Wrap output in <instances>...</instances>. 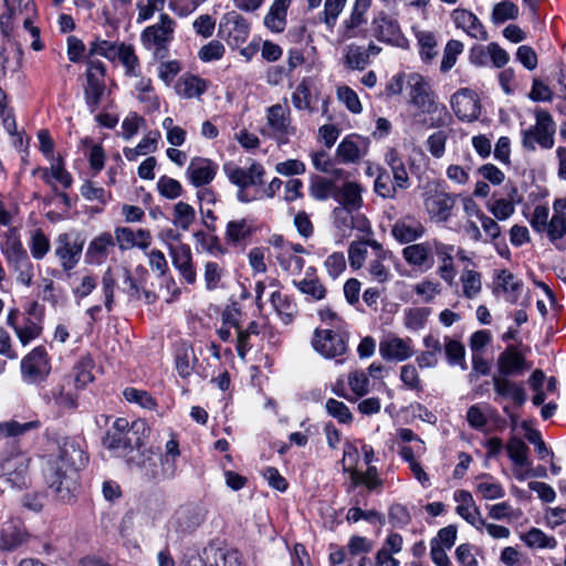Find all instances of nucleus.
<instances>
[{"label": "nucleus", "instance_id": "f257e3e1", "mask_svg": "<svg viewBox=\"0 0 566 566\" xmlns=\"http://www.w3.org/2000/svg\"><path fill=\"white\" fill-rule=\"evenodd\" d=\"M56 443L57 455L50 463L45 480L59 501L70 502L78 490V471L86 465L88 458L75 438L62 437Z\"/></svg>", "mask_w": 566, "mask_h": 566}, {"label": "nucleus", "instance_id": "f03ea898", "mask_svg": "<svg viewBox=\"0 0 566 566\" xmlns=\"http://www.w3.org/2000/svg\"><path fill=\"white\" fill-rule=\"evenodd\" d=\"M311 193L318 200L333 198L340 207L333 210L335 227L345 232L353 229L352 212L361 206V188L346 179H313Z\"/></svg>", "mask_w": 566, "mask_h": 566}, {"label": "nucleus", "instance_id": "7ed1b4c3", "mask_svg": "<svg viewBox=\"0 0 566 566\" xmlns=\"http://www.w3.org/2000/svg\"><path fill=\"white\" fill-rule=\"evenodd\" d=\"M535 125L522 130V145L527 150H535L536 145L549 149L554 146L556 125L552 115L545 109L535 113Z\"/></svg>", "mask_w": 566, "mask_h": 566}, {"label": "nucleus", "instance_id": "20e7f679", "mask_svg": "<svg viewBox=\"0 0 566 566\" xmlns=\"http://www.w3.org/2000/svg\"><path fill=\"white\" fill-rule=\"evenodd\" d=\"M1 251L8 265L17 273V281L25 286H30L34 276L33 264L17 238H8L1 244Z\"/></svg>", "mask_w": 566, "mask_h": 566}, {"label": "nucleus", "instance_id": "39448f33", "mask_svg": "<svg viewBox=\"0 0 566 566\" xmlns=\"http://www.w3.org/2000/svg\"><path fill=\"white\" fill-rule=\"evenodd\" d=\"M423 190L424 208L431 220L436 222H447L451 217L455 205V197L438 190L434 181H429L420 186Z\"/></svg>", "mask_w": 566, "mask_h": 566}, {"label": "nucleus", "instance_id": "423d86ee", "mask_svg": "<svg viewBox=\"0 0 566 566\" xmlns=\"http://www.w3.org/2000/svg\"><path fill=\"white\" fill-rule=\"evenodd\" d=\"M349 334L344 329L316 328L312 338L313 348L325 358L343 356L348 349Z\"/></svg>", "mask_w": 566, "mask_h": 566}, {"label": "nucleus", "instance_id": "0eeeda50", "mask_svg": "<svg viewBox=\"0 0 566 566\" xmlns=\"http://www.w3.org/2000/svg\"><path fill=\"white\" fill-rule=\"evenodd\" d=\"M30 459L23 454H14L3 459L0 463V491L27 486V473Z\"/></svg>", "mask_w": 566, "mask_h": 566}, {"label": "nucleus", "instance_id": "6e6552de", "mask_svg": "<svg viewBox=\"0 0 566 566\" xmlns=\"http://www.w3.org/2000/svg\"><path fill=\"white\" fill-rule=\"evenodd\" d=\"M418 112L413 114L415 124L426 128H442L452 122L447 106L439 102L438 95L415 106Z\"/></svg>", "mask_w": 566, "mask_h": 566}, {"label": "nucleus", "instance_id": "1a4fd4ad", "mask_svg": "<svg viewBox=\"0 0 566 566\" xmlns=\"http://www.w3.org/2000/svg\"><path fill=\"white\" fill-rule=\"evenodd\" d=\"M86 85L84 87V95L86 105L91 112L98 108L101 99L105 92V65L97 59H90L86 61Z\"/></svg>", "mask_w": 566, "mask_h": 566}, {"label": "nucleus", "instance_id": "9d476101", "mask_svg": "<svg viewBox=\"0 0 566 566\" xmlns=\"http://www.w3.org/2000/svg\"><path fill=\"white\" fill-rule=\"evenodd\" d=\"M85 239L76 234L72 240L69 233H61L55 240L54 254L59 259L63 271L73 270L80 262Z\"/></svg>", "mask_w": 566, "mask_h": 566}, {"label": "nucleus", "instance_id": "9b49d317", "mask_svg": "<svg viewBox=\"0 0 566 566\" xmlns=\"http://www.w3.org/2000/svg\"><path fill=\"white\" fill-rule=\"evenodd\" d=\"M23 378L30 384L43 381L51 371L50 359L43 346L35 347L21 361Z\"/></svg>", "mask_w": 566, "mask_h": 566}, {"label": "nucleus", "instance_id": "f8f14e48", "mask_svg": "<svg viewBox=\"0 0 566 566\" xmlns=\"http://www.w3.org/2000/svg\"><path fill=\"white\" fill-rule=\"evenodd\" d=\"M205 518L206 510L202 506L187 504L176 511L170 524L179 536H185L195 532Z\"/></svg>", "mask_w": 566, "mask_h": 566}, {"label": "nucleus", "instance_id": "ddd939ff", "mask_svg": "<svg viewBox=\"0 0 566 566\" xmlns=\"http://www.w3.org/2000/svg\"><path fill=\"white\" fill-rule=\"evenodd\" d=\"M219 32L230 45L239 46L248 40L250 27L240 13L230 11L222 17Z\"/></svg>", "mask_w": 566, "mask_h": 566}, {"label": "nucleus", "instance_id": "4468645a", "mask_svg": "<svg viewBox=\"0 0 566 566\" xmlns=\"http://www.w3.org/2000/svg\"><path fill=\"white\" fill-rule=\"evenodd\" d=\"M374 35L381 42L405 48L408 43L398 21L385 13H380L371 23Z\"/></svg>", "mask_w": 566, "mask_h": 566}, {"label": "nucleus", "instance_id": "2eb2a0df", "mask_svg": "<svg viewBox=\"0 0 566 566\" xmlns=\"http://www.w3.org/2000/svg\"><path fill=\"white\" fill-rule=\"evenodd\" d=\"M176 22L166 13L159 15V21L147 27L142 32V41L146 46L165 48L174 39Z\"/></svg>", "mask_w": 566, "mask_h": 566}, {"label": "nucleus", "instance_id": "dca6fc26", "mask_svg": "<svg viewBox=\"0 0 566 566\" xmlns=\"http://www.w3.org/2000/svg\"><path fill=\"white\" fill-rule=\"evenodd\" d=\"M451 107L460 120L472 122L480 115V104L476 94L470 88L457 91L450 99Z\"/></svg>", "mask_w": 566, "mask_h": 566}, {"label": "nucleus", "instance_id": "f3484780", "mask_svg": "<svg viewBox=\"0 0 566 566\" xmlns=\"http://www.w3.org/2000/svg\"><path fill=\"white\" fill-rule=\"evenodd\" d=\"M410 338L389 336L379 343V354L387 361H405L415 355Z\"/></svg>", "mask_w": 566, "mask_h": 566}, {"label": "nucleus", "instance_id": "a211bd4d", "mask_svg": "<svg viewBox=\"0 0 566 566\" xmlns=\"http://www.w3.org/2000/svg\"><path fill=\"white\" fill-rule=\"evenodd\" d=\"M499 376L510 377L522 375L531 366L516 346L509 345L497 358Z\"/></svg>", "mask_w": 566, "mask_h": 566}, {"label": "nucleus", "instance_id": "6ab92c4d", "mask_svg": "<svg viewBox=\"0 0 566 566\" xmlns=\"http://www.w3.org/2000/svg\"><path fill=\"white\" fill-rule=\"evenodd\" d=\"M424 233L426 228L422 222L411 214L399 218L391 227L392 237L401 244L415 242Z\"/></svg>", "mask_w": 566, "mask_h": 566}, {"label": "nucleus", "instance_id": "aec40b11", "mask_svg": "<svg viewBox=\"0 0 566 566\" xmlns=\"http://www.w3.org/2000/svg\"><path fill=\"white\" fill-rule=\"evenodd\" d=\"M551 242L558 249H566V199L554 202V214L546 229Z\"/></svg>", "mask_w": 566, "mask_h": 566}, {"label": "nucleus", "instance_id": "412c9836", "mask_svg": "<svg viewBox=\"0 0 566 566\" xmlns=\"http://www.w3.org/2000/svg\"><path fill=\"white\" fill-rule=\"evenodd\" d=\"M266 123L272 134L277 137H286L295 134L291 124L290 108L286 104H274L266 109Z\"/></svg>", "mask_w": 566, "mask_h": 566}, {"label": "nucleus", "instance_id": "4be33fe9", "mask_svg": "<svg viewBox=\"0 0 566 566\" xmlns=\"http://www.w3.org/2000/svg\"><path fill=\"white\" fill-rule=\"evenodd\" d=\"M124 442L126 443L125 454L135 455L143 452L148 441L150 428L143 419H137L125 428Z\"/></svg>", "mask_w": 566, "mask_h": 566}, {"label": "nucleus", "instance_id": "5701e85b", "mask_svg": "<svg viewBox=\"0 0 566 566\" xmlns=\"http://www.w3.org/2000/svg\"><path fill=\"white\" fill-rule=\"evenodd\" d=\"M114 247V237L109 232H102L88 243L85 262L91 265H101L106 261Z\"/></svg>", "mask_w": 566, "mask_h": 566}, {"label": "nucleus", "instance_id": "b1692460", "mask_svg": "<svg viewBox=\"0 0 566 566\" xmlns=\"http://www.w3.org/2000/svg\"><path fill=\"white\" fill-rule=\"evenodd\" d=\"M406 84L408 90V101L412 106L437 95L429 80L419 73L408 74Z\"/></svg>", "mask_w": 566, "mask_h": 566}, {"label": "nucleus", "instance_id": "393cba45", "mask_svg": "<svg viewBox=\"0 0 566 566\" xmlns=\"http://www.w3.org/2000/svg\"><path fill=\"white\" fill-rule=\"evenodd\" d=\"M172 264L180 272L182 277L192 284L196 282V270L192 264V254L190 247L187 244H178L176 247H169Z\"/></svg>", "mask_w": 566, "mask_h": 566}, {"label": "nucleus", "instance_id": "a878e982", "mask_svg": "<svg viewBox=\"0 0 566 566\" xmlns=\"http://www.w3.org/2000/svg\"><path fill=\"white\" fill-rule=\"evenodd\" d=\"M370 4L371 0H355L349 18L344 21V31L340 35L343 41L357 36V29L366 23L365 14Z\"/></svg>", "mask_w": 566, "mask_h": 566}, {"label": "nucleus", "instance_id": "bb28decb", "mask_svg": "<svg viewBox=\"0 0 566 566\" xmlns=\"http://www.w3.org/2000/svg\"><path fill=\"white\" fill-rule=\"evenodd\" d=\"M452 19L458 28L463 29L472 38L486 39L488 33L474 13L464 9H455L452 12Z\"/></svg>", "mask_w": 566, "mask_h": 566}, {"label": "nucleus", "instance_id": "cd10ccee", "mask_svg": "<svg viewBox=\"0 0 566 566\" xmlns=\"http://www.w3.org/2000/svg\"><path fill=\"white\" fill-rule=\"evenodd\" d=\"M433 250V241L432 242H423L407 245L402 250V256L406 262L413 266H427L431 268L433 264V259L431 256V252Z\"/></svg>", "mask_w": 566, "mask_h": 566}, {"label": "nucleus", "instance_id": "c85d7f7f", "mask_svg": "<svg viewBox=\"0 0 566 566\" xmlns=\"http://www.w3.org/2000/svg\"><path fill=\"white\" fill-rule=\"evenodd\" d=\"M433 250L442 263L438 270L440 277L448 284L452 285L455 277L452 258L454 247L433 240Z\"/></svg>", "mask_w": 566, "mask_h": 566}, {"label": "nucleus", "instance_id": "c756f323", "mask_svg": "<svg viewBox=\"0 0 566 566\" xmlns=\"http://www.w3.org/2000/svg\"><path fill=\"white\" fill-rule=\"evenodd\" d=\"M128 465L138 468L147 480H156L159 478L158 459L150 451L144 449L135 455L125 454ZM161 461V459H159Z\"/></svg>", "mask_w": 566, "mask_h": 566}, {"label": "nucleus", "instance_id": "7c9ffc66", "mask_svg": "<svg viewBox=\"0 0 566 566\" xmlns=\"http://www.w3.org/2000/svg\"><path fill=\"white\" fill-rule=\"evenodd\" d=\"M495 392L505 398H511L517 406H522L526 400L524 388L510 380L509 377L496 376L492 378Z\"/></svg>", "mask_w": 566, "mask_h": 566}, {"label": "nucleus", "instance_id": "2f4dec72", "mask_svg": "<svg viewBox=\"0 0 566 566\" xmlns=\"http://www.w3.org/2000/svg\"><path fill=\"white\" fill-rule=\"evenodd\" d=\"M128 426V420L125 418H117L111 429L107 430L103 438V446L108 450L118 451L124 457L126 452V443L124 442L125 428Z\"/></svg>", "mask_w": 566, "mask_h": 566}, {"label": "nucleus", "instance_id": "473e14b6", "mask_svg": "<svg viewBox=\"0 0 566 566\" xmlns=\"http://www.w3.org/2000/svg\"><path fill=\"white\" fill-rule=\"evenodd\" d=\"M292 0H274L264 17V24L272 32L280 33L286 25V13Z\"/></svg>", "mask_w": 566, "mask_h": 566}, {"label": "nucleus", "instance_id": "72a5a7b5", "mask_svg": "<svg viewBox=\"0 0 566 566\" xmlns=\"http://www.w3.org/2000/svg\"><path fill=\"white\" fill-rule=\"evenodd\" d=\"M238 187L237 197L242 202L264 198L265 184L263 179H231Z\"/></svg>", "mask_w": 566, "mask_h": 566}, {"label": "nucleus", "instance_id": "f704fd0d", "mask_svg": "<svg viewBox=\"0 0 566 566\" xmlns=\"http://www.w3.org/2000/svg\"><path fill=\"white\" fill-rule=\"evenodd\" d=\"M27 541L25 531L13 524L6 523L3 524L0 531V549L12 552L20 547Z\"/></svg>", "mask_w": 566, "mask_h": 566}, {"label": "nucleus", "instance_id": "c9c22d12", "mask_svg": "<svg viewBox=\"0 0 566 566\" xmlns=\"http://www.w3.org/2000/svg\"><path fill=\"white\" fill-rule=\"evenodd\" d=\"M206 91V81L196 75H185L176 85L177 94L184 98L200 97Z\"/></svg>", "mask_w": 566, "mask_h": 566}, {"label": "nucleus", "instance_id": "e433bc0d", "mask_svg": "<svg viewBox=\"0 0 566 566\" xmlns=\"http://www.w3.org/2000/svg\"><path fill=\"white\" fill-rule=\"evenodd\" d=\"M253 224L247 219L232 220L228 222L226 240L232 244H240L253 233Z\"/></svg>", "mask_w": 566, "mask_h": 566}, {"label": "nucleus", "instance_id": "4c0bfd02", "mask_svg": "<svg viewBox=\"0 0 566 566\" xmlns=\"http://www.w3.org/2000/svg\"><path fill=\"white\" fill-rule=\"evenodd\" d=\"M24 11L25 17L22 18V23L24 30H27L31 36L33 38V41L31 43V48L34 51H40L43 49V44L40 40V29L34 25V19L38 17L36 7L33 0H28L24 4Z\"/></svg>", "mask_w": 566, "mask_h": 566}, {"label": "nucleus", "instance_id": "58836bf2", "mask_svg": "<svg viewBox=\"0 0 566 566\" xmlns=\"http://www.w3.org/2000/svg\"><path fill=\"white\" fill-rule=\"evenodd\" d=\"M443 349L447 360L450 365H458L462 370L468 369V365L465 361V348L461 342L452 339L447 336L444 337Z\"/></svg>", "mask_w": 566, "mask_h": 566}, {"label": "nucleus", "instance_id": "ea45409f", "mask_svg": "<svg viewBox=\"0 0 566 566\" xmlns=\"http://www.w3.org/2000/svg\"><path fill=\"white\" fill-rule=\"evenodd\" d=\"M160 137L159 132H149L134 148H125V157L133 161L136 160L140 155H147L153 153L157 148V140Z\"/></svg>", "mask_w": 566, "mask_h": 566}, {"label": "nucleus", "instance_id": "a19ab883", "mask_svg": "<svg viewBox=\"0 0 566 566\" xmlns=\"http://www.w3.org/2000/svg\"><path fill=\"white\" fill-rule=\"evenodd\" d=\"M369 64L364 46L349 44L345 49V65L350 70H364Z\"/></svg>", "mask_w": 566, "mask_h": 566}, {"label": "nucleus", "instance_id": "79ce46f5", "mask_svg": "<svg viewBox=\"0 0 566 566\" xmlns=\"http://www.w3.org/2000/svg\"><path fill=\"white\" fill-rule=\"evenodd\" d=\"M522 539L528 547L536 548H549L554 549L557 546V541L553 536H548L542 530L532 527L528 532H526Z\"/></svg>", "mask_w": 566, "mask_h": 566}, {"label": "nucleus", "instance_id": "37998d69", "mask_svg": "<svg viewBox=\"0 0 566 566\" xmlns=\"http://www.w3.org/2000/svg\"><path fill=\"white\" fill-rule=\"evenodd\" d=\"M293 284L313 301H321L326 295V289L317 277H305L301 281H293Z\"/></svg>", "mask_w": 566, "mask_h": 566}, {"label": "nucleus", "instance_id": "c03bdc74", "mask_svg": "<svg viewBox=\"0 0 566 566\" xmlns=\"http://www.w3.org/2000/svg\"><path fill=\"white\" fill-rule=\"evenodd\" d=\"M361 142L353 136H348L337 146V156L346 163H354L361 157Z\"/></svg>", "mask_w": 566, "mask_h": 566}, {"label": "nucleus", "instance_id": "a18cd8bd", "mask_svg": "<svg viewBox=\"0 0 566 566\" xmlns=\"http://www.w3.org/2000/svg\"><path fill=\"white\" fill-rule=\"evenodd\" d=\"M271 303L274 306V308L276 310V312L283 317V322L285 324H289L292 322V319L296 313V306L289 298V296L282 294L279 291L273 292L271 295Z\"/></svg>", "mask_w": 566, "mask_h": 566}, {"label": "nucleus", "instance_id": "49530a36", "mask_svg": "<svg viewBox=\"0 0 566 566\" xmlns=\"http://www.w3.org/2000/svg\"><path fill=\"white\" fill-rule=\"evenodd\" d=\"M506 450L515 465L526 467L530 464L527 457L530 449L520 438H511L506 444Z\"/></svg>", "mask_w": 566, "mask_h": 566}, {"label": "nucleus", "instance_id": "de8ad7c7", "mask_svg": "<svg viewBox=\"0 0 566 566\" xmlns=\"http://www.w3.org/2000/svg\"><path fill=\"white\" fill-rule=\"evenodd\" d=\"M218 170V165L212 160L201 157L193 158L187 172L189 177H214Z\"/></svg>", "mask_w": 566, "mask_h": 566}, {"label": "nucleus", "instance_id": "09e8293b", "mask_svg": "<svg viewBox=\"0 0 566 566\" xmlns=\"http://www.w3.org/2000/svg\"><path fill=\"white\" fill-rule=\"evenodd\" d=\"M409 187V179H375V191L382 198H394L397 189Z\"/></svg>", "mask_w": 566, "mask_h": 566}, {"label": "nucleus", "instance_id": "8fccbe9b", "mask_svg": "<svg viewBox=\"0 0 566 566\" xmlns=\"http://www.w3.org/2000/svg\"><path fill=\"white\" fill-rule=\"evenodd\" d=\"M462 291L467 298L475 297L482 287L481 274L473 270H464L461 275Z\"/></svg>", "mask_w": 566, "mask_h": 566}, {"label": "nucleus", "instance_id": "3c124183", "mask_svg": "<svg viewBox=\"0 0 566 566\" xmlns=\"http://www.w3.org/2000/svg\"><path fill=\"white\" fill-rule=\"evenodd\" d=\"M116 56H118L120 63L125 66L127 75L137 76L139 62L132 45L122 43L117 48Z\"/></svg>", "mask_w": 566, "mask_h": 566}, {"label": "nucleus", "instance_id": "603ef678", "mask_svg": "<svg viewBox=\"0 0 566 566\" xmlns=\"http://www.w3.org/2000/svg\"><path fill=\"white\" fill-rule=\"evenodd\" d=\"M40 322L31 317L23 318V325L17 329V336L23 345L29 344L41 335L42 326Z\"/></svg>", "mask_w": 566, "mask_h": 566}, {"label": "nucleus", "instance_id": "864d4df0", "mask_svg": "<svg viewBox=\"0 0 566 566\" xmlns=\"http://www.w3.org/2000/svg\"><path fill=\"white\" fill-rule=\"evenodd\" d=\"M39 420H32L20 423L18 421H8L0 423V434L3 437H17L25 433L27 431L40 428Z\"/></svg>", "mask_w": 566, "mask_h": 566}, {"label": "nucleus", "instance_id": "5fc2aeb1", "mask_svg": "<svg viewBox=\"0 0 566 566\" xmlns=\"http://www.w3.org/2000/svg\"><path fill=\"white\" fill-rule=\"evenodd\" d=\"M417 40L420 45V55L423 61L429 62L437 55V40L430 31H419Z\"/></svg>", "mask_w": 566, "mask_h": 566}, {"label": "nucleus", "instance_id": "6e6d98bb", "mask_svg": "<svg viewBox=\"0 0 566 566\" xmlns=\"http://www.w3.org/2000/svg\"><path fill=\"white\" fill-rule=\"evenodd\" d=\"M430 310L413 307L405 311V325L409 329L418 331L424 327Z\"/></svg>", "mask_w": 566, "mask_h": 566}, {"label": "nucleus", "instance_id": "4d7b16f0", "mask_svg": "<svg viewBox=\"0 0 566 566\" xmlns=\"http://www.w3.org/2000/svg\"><path fill=\"white\" fill-rule=\"evenodd\" d=\"M193 220L195 209L190 205L182 201L175 205L174 223L177 227H180L182 230H188Z\"/></svg>", "mask_w": 566, "mask_h": 566}, {"label": "nucleus", "instance_id": "13d9d810", "mask_svg": "<svg viewBox=\"0 0 566 566\" xmlns=\"http://www.w3.org/2000/svg\"><path fill=\"white\" fill-rule=\"evenodd\" d=\"M292 103L295 108L300 111H308L310 113L313 112L312 105H311V91L308 87V84L305 80H303L295 88V91L292 94Z\"/></svg>", "mask_w": 566, "mask_h": 566}, {"label": "nucleus", "instance_id": "bf43d9fd", "mask_svg": "<svg viewBox=\"0 0 566 566\" xmlns=\"http://www.w3.org/2000/svg\"><path fill=\"white\" fill-rule=\"evenodd\" d=\"M123 396L125 397V399L127 401L137 403L145 409L151 410L156 407L155 399L146 390L136 389V388L130 387V388H126L123 391Z\"/></svg>", "mask_w": 566, "mask_h": 566}, {"label": "nucleus", "instance_id": "052dcab7", "mask_svg": "<svg viewBox=\"0 0 566 566\" xmlns=\"http://www.w3.org/2000/svg\"><path fill=\"white\" fill-rule=\"evenodd\" d=\"M497 279H499L500 285L502 286L504 292L511 294L510 301L516 302L518 294L521 292L522 285H523L522 281L516 280L514 277V275L511 272H509L507 270H502L499 273Z\"/></svg>", "mask_w": 566, "mask_h": 566}, {"label": "nucleus", "instance_id": "680f3d73", "mask_svg": "<svg viewBox=\"0 0 566 566\" xmlns=\"http://www.w3.org/2000/svg\"><path fill=\"white\" fill-rule=\"evenodd\" d=\"M326 411L333 418H336L340 423H350L353 421V415L349 408L342 401L334 398H329L325 405Z\"/></svg>", "mask_w": 566, "mask_h": 566}, {"label": "nucleus", "instance_id": "e2e57ef3", "mask_svg": "<svg viewBox=\"0 0 566 566\" xmlns=\"http://www.w3.org/2000/svg\"><path fill=\"white\" fill-rule=\"evenodd\" d=\"M259 333V324L254 321L250 322L245 329H238L237 352L241 358H244L247 352L251 349L250 336L258 335Z\"/></svg>", "mask_w": 566, "mask_h": 566}, {"label": "nucleus", "instance_id": "0e129e2a", "mask_svg": "<svg viewBox=\"0 0 566 566\" xmlns=\"http://www.w3.org/2000/svg\"><path fill=\"white\" fill-rule=\"evenodd\" d=\"M462 51L463 44L460 41L450 40L444 48L443 57L440 66L441 72L450 71L454 66L457 57Z\"/></svg>", "mask_w": 566, "mask_h": 566}, {"label": "nucleus", "instance_id": "69168bd1", "mask_svg": "<svg viewBox=\"0 0 566 566\" xmlns=\"http://www.w3.org/2000/svg\"><path fill=\"white\" fill-rule=\"evenodd\" d=\"M518 15V8L510 1L497 3L492 12V20L494 23L500 24L506 20L516 19Z\"/></svg>", "mask_w": 566, "mask_h": 566}, {"label": "nucleus", "instance_id": "338daca9", "mask_svg": "<svg viewBox=\"0 0 566 566\" xmlns=\"http://www.w3.org/2000/svg\"><path fill=\"white\" fill-rule=\"evenodd\" d=\"M195 239L211 254L223 255L227 252V249L220 243L219 238L216 235H209L202 231H198L195 233Z\"/></svg>", "mask_w": 566, "mask_h": 566}, {"label": "nucleus", "instance_id": "774afa93", "mask_svg": "<svg viewBox=\"0 0 566 566\" xmlns=\"http://www.w3.org/2000/svg\"><path fill=\"white\" fill-rule=\"evenodd\" d=\"M226 552L216 544L210 543L199 554L205 566H219L222 563Z\"/></svg>", "mask_w": 566, "mask_h": 566}]
</instances>
